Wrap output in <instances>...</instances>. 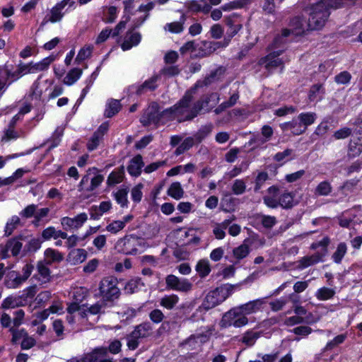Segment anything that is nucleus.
<instances>
[{
    "label": "nucleus",
    "mask_w": 362,
    "mask_h": 362,
    "mask_svg": "<svg viewBox=\"0 0 362 362\" xmlns=\"http://www.w3.org/2000/svg\"><path fill=\"white\" fill-rule=\"evenodd\" d=\"M22 305V301L19 297L8 296L5 298L1 304L4 309L15 308Z\"/></svg>",
    "instance_id": "58836bf2"
},
{
    "label": "nucleus",
    "mask_w": 362,
    "mask_h": 362,
    "mask_svg": "<svg viewBox=\"0 0 362 362\" xmlns=\"http://www.w3.org/2000/svg\"><path fill=\"white\" fill-rule=\"evenodd\" d=\"M122 105L119 100L110 99L106 105L104 116L110 118L115 115L121 110Z\"/></svg>",
    "instance_id": "4be33fe9"
},
{
    "label": "nucleus",
    "mask_w": 362,
    "mask_h": 362,
    "mask_svg": "<svg viewBox=\"0 0 362 362\" xmlns=\"http://www.w3.org/2000/svg\"><path fill=\"white\" fill-rule=\"evenodd\" d=\"M107 354V347H97L91 352L85 354L81 358V362H99L100 358L106 357Z\"/></svg>",
    "instance_id": "9d476101"
},
{
    "label": "nucleus",
    "mask_w": 362,
    "mask_h": 362,
    "mask_svg": "<svg viewBox=\"0 0 362 362\" xmlns=\"http://www.w3.org/2000/svg\"><path fill=\"white\" fill-rule=\"evenodd\" d=\"M95 176L90 179V185L89 187L86 188V191L92 192L96 189L103 181L104 177L102 175L97 173L94 174Z\"/></svg>",
    "instance_id": "3c124183"
},
{
    "label": "nucleus",
    "mask_w": 362,
    "mask_h": 362,
    "mask_svg": "<svg viewBox=\"0 0 362 362\" xmlns=\"http://www.w3.org/2000/svg\"><path fill=\"white\" fill-rule=\"evenodd\" d=\"M93 47L90 46L82 48L78 53L75 61L80 64L91 55Z\"/></svg>",
    "instance_id": "09e8293b"
},
{
    "label": "nucleus",
    "mask_w": 362,
    "mask_h": 362,
    "mask_svg": "<svg viewBox=\"0 0 362 362\" xmlns=\"http://www.w3.org/2000/svg\"><path fill=\"white\" fill-rule=\"evenodd\" d=\"M160 107L156 102H152L144 110L140 122L144 127L153 124L156 127L161 124Z\"/></svg>",
    "instance_id": "39448f33"
},
{
    "label": "nucleus",
    "mask_w": 362,
    "mask_h": 362,
    "mask_svg": "<svg viewBox=\"0 0 362 362\" xmlns=\"http://www.w3.org/2000/svg\"><path fill=\"white\" fill-rule=\"evenodd\" d=\"M290 26L292 28V33L296 35H302L306 30H310L308 27V23L300 16L292 18L290 22Z\"/></svg>",
    "instance_id": "ddd939ff"
},
{
    "label": "nucleus",
    "mask_w": 362,
    "mask_h": 362,
    "mask_svg": "<svg viewBox=\"0 0 362 362\" xmlns=\"http://www.w3.org/2000/svg\"><path fill=\"white\" fill-rule=\"evenodd\" d=\"M21 225V219L18 216H13L6 224L4 235L10 236L17 227Z\"/></svg>",
    "instance_id": "f704fd0d"
},
{
    "label": "nucleus",
    "mask_w": 362,
    "mask_h": 362,
    "mask_svg": "<svg viewBox=\"0 0 362 362\" xmlns=\"http://www.w3.org/2000/svg\"><path fill=\"white\" fill-rule=\"evenodd\" d=\"M124 175V166H121L117 170L112 172L107 178V185H115L121 182Z\"/></svg>",
    "instance_id": "2f4dec72"
},
{
    "label": "nucleus",
    "mask_w": 362,
    "mask_h": 362,
    "mask_svg": "<svg viewBox=\"0 0 362 362\" xmlns=\"http://www.w3.org/2000/svg\"><path fill=\"white\" fill-rule=\"evenodd\" d=\"M223 28L220 24H214L210 29V35L212 38L220 39L223 34Z\"/></svg>",
    "instance_id": "e2e57ef3"
},
{
    "label": "nucleus",
    "mask_w": 362,
    "mask_h": 362,
    "mask_svg": "<svg viewBox=\"0 0 362 362\" xmlns=\"http://www.w3.org/2000/svg\"><path fill=\"white\" fill-rule=\"evenodd\" d=\"M165 283L168 288L179 291L180 288V281L178 277L170 274L165 278Z\"/></svg>",
    "instance_id": "a18cd8bd"
},
{
    "label": "nucleus",
    "mask_w": 362,
    "mask_h": 362,
    "mask_svg": "<svg viewBox=\"0 0 362 362\" xmlns=\"http://www.w3.org/2000/svg\"><path fill=\"white\" fill-rule=\"evenodd\" d=\"M87 256V252L84 249H74L69 254V258L74 264L83 262Z\"/></svg>",
    "instance_id": "c85d7f7f"
},
{
    "label": "nucleus",
    "mask_w": 362,
    "mask_h": 362,
    "mask_svg": "<svg viewBox=\"0 0 362 362\" xmlns=\"http://www.w3.org/2000/svg\"><path fill=\"white\" fill-rule=\"evenodd\" d=\"M45 255L47 259V264H50L54 262H61L63 259L62 255L58 251L48 248L45 252Z\"/></svg>",
    "instance_id": "a19ab883"
},
{
    "label": "nucleus",
    "mask_w": 362,
    "mask_h": 362,
    "mask_svg": "<svg viewBox=\"0 0 362 362\" xmlns=\"http://www.w3.org/2000/svg\"><path fill=\"white\" fill-rule=\"evenodd\" d=\"M164 317V314L159 309H154L149 313L150 320L156 324L161 322Z\"/></svg>",
    "instance_id": "bf43d9fd"
},
{
    "label": "nucleus",
    "mask_w": 362,
    "mask_h": 362,
    "mask_svg": "<svg viewBox=\"0 0 362 362\" xmlns=\"http://www.w3.org/2000/svg\"><path fill=\"white\" fill-rule=\"evenodd\" d=\"M357 138V141L354 138L349 144V152L353 156L359 155L362 151V134Z\"/></svg>",
    "instance_id": "4c0bfd02"
},
{
    "label": "nucleus",
    "mask_w": 362,
    "mask_h": 362,
    "mask_svg": "<svg viewBox=\"0 0 362 362\" xmlns=\"http://www.w3.org/2000/svg\"><path fill=\"white\" fill-rule=\"evenodd\" d=\"M189 100V95L186 93L185 98H182V121H189L194 118L199 112H210L219 102L220 97L217 93H211L208 95H203L199 100L197 102L190 112L184 110L185 103Z\"/></svg>",
    "instance_id": "f03ea898"
},
{
    "label": "nucleus",
    "mask_w": 362,
    "mask_h": 362,
    "mask_svg": "<svg viewBox=\"0 0 362 362\" xmlns=\"http://www.w3.org/2000/svg\"><path fill=\"white\" fill-rule=\"evenodd\" d=\"M281 54L282 51L272 52L266 57L261 58L259 64L263 65L269 72H272L278 67H281L282 70L284 62L282 59L279 58V56Z\"/></svg>",
    "instance_id": "0eeeda50"
},
{
    "label": "nucleus",
    "mask_w": 362,
    "mask_h": 362,
    "mask_svg": "<svg viewBox=\"0 0 362 362\" xmlns=\"http://www.w3.org/2000/svg\"><path fill=\"white\" fill-rule=\"evenodd\" d=\"M185 6L192 11L197 12L202 11V12L206 13H209L211 10L210 4H204L202 6L199 4L196 1H189L185 3Z\"/></svg>",
    "instance_id": "c9c22d12"
},
{
    "label": "nucleus",
    "mask_w": 362,
    "mask_h": 362,
    "mask_svg": "<svg viewBox=\"0 0 362 362\" xmlns=\"http://www.w3.org/2000/svg\"><path fill=\"white\" fill-rule=\"evenodd\" d=\"M153 327L149 322H144L135 327L132 332L134 338H146L151 335Z\"/></svg>",
    "instance_id": "f8f14e48"
},
{
    "label": "nucleus",
    "mask_w": 362,
    "mask_h": 362,
    "mask_svg": "<svg viewBox=\"0 0 362 362\" xmlns=\"http://www.w3.org/2000/svg\"><path fill=\"white\" fill-rule=\"evenodd\" d=\"M245 184L241 180H236L232 187V189L235 194H242L245 191Z\"/></svg>",
    "instance_id": "69168bd1"
},
{
    "label": "nucleus",
    "mask_w": 362,
    "mask_h": 362,
    "mask_svg": "<svg viewBox=\"0 0 362 362\" xmlns=\"http://www.w3.org/2000/svg\"><path fill=\"white\" fill-rule=\"evenodd\" d=\"M107 303H105L104 300H100L95 303L94 305H90L87 308V310H85L83 313L82 316L86 315V312L89 313L92 315H97L100 313H104V308L106 307Z\"/></svg>",
    "instance_id": "e433bc0d"
},
{
    "label": "nucleus",
    "mask_w": 362,
    "mask_h": 362,
    "mask_svg": "<svg viewBox=\"0 0 362 362\" xmlns=\"http://www.w3.org/2000/svg\"><path fill=\"white\" fill-rule=\"evenodd\" d=\"M351 78V75L348 71H342L335 76L334 81L338 84H347Z\"/></svg>",
    "instance_id": "13d9d810"
},
{
    "label": "nucleus",
    "mask_w": 362,
    "mask_h": 362,
    "mask_svg": "<svg viewBox=\"0 0 362 362\" xmlns=\"http://www.w3.org/2000/svg\"><path fill=\"white\" fill-rule=\"evenodd\" d=\"M127 194L128 190L127 189H121L115 194V199L122 207L127 204Z\"/></svg>",
    "instance_id": "de8ad7c7"
},
{
    "label": "nucleus",
    "mask_w": 362,
    "mask_h": 362,
    "mask_svg": "<svg viewBox=\"0 0 362 362\" xmlns=\"http://www.w3.org/2000/svg\"><path fill=\"white\" fill-rule=\"evenodd\" d=\"M226 24L229 27L227 31V35L228 37V39L225 38L223 42H228V44L230 39L233 36H235L238 33V31L242 28V25L240 23H235L230 18L227 19Z\"/></svg>",
    "instance_id": "473e14b6"
},
{
    "label": "nucleus",
    "mask_w": 362,
    "mask_h": 362,
    "mask_svg": "<svg viewBox=\"0 0 362 362\" xmlns=\"http://www.w3.org/2000/svg\"><path fill=\"white\" fill-rule=\"evenodd\" d=\"M42 237L44 240H49L51 238L57 239L59 237L62 239H66L67 238V234L62 230H57L52 226H49L43 230L42 232Z\"/></svg>",
    "instance_id": "a878e982"
},
{
    "label": "nucleus",
    "mask_w": 362,
    "mask_h": 362,
    "mask_svg": "<svg viewBox=\"0 0 362 362\" xmlns=\"http://www.w3.org/2000/svg\"><path fill=\"white\" fill-rule=\"evenodd\" d=\"M291 133L294 135H300L305 132L298 117L291 121Z\"/></svg>",
    "instance_id": "603ef678"
},
{
    "label": "nucleus",
    "mask_w": 362,
    "mask_h": 362,
    "mask_svg": "<svg viewBox=\"0 0 362 362\" xmlns=\"http://www.w3.org/2000/svg\"><path fill=\"white\" fill-rule=\"evenodd\" d=\"M81 74L82 69L78 68L72 69L64 77V83L69 86L72 85L80 78Z\"/></svg>",
    "instance_id": "72a5a7b5"
},
{
    "label": "nucleus",
    "mask_w": 362,
    "mask_h": 362,
    "mask_svg": "<svg viewBox=\"0 0 362 362\" xmlns=\"http://www.w3.org/2000/svg\"><path fill=\"white\" fill-rule=\"evenodd\" d=\"M158 78V76H153L148 80L145 81L141 85L138 86L136 93L138 95H141L148 90H154L158 86L157 81Z\"/></svg>",
    "instance_id": "a211bd4d"
},
{
    "label": "nucleus",
    "mask_w": 362,
    "mask_h": 362,
    "mask_svg": "<svg viewBox=\"0 0 362 362\" xmlns=\"http://www.w3.org/2000/svg\"><path fill=\"white\" fill-rule=\"evenodd\" d=\"M27 236L19 235L15 238L9 239L6 245H0V252L3 258L8 257V251L11 250L13 256H17L21 249L23 244L21 241H26Z\"/></svg>",
    "instance_id": "423d86ee"
},
{
    "label": "nucleus",
    "mask_w": 362,
    "mask_h": 362,
    "mask_svg": "<svg viewBox=\"0 0 362 362\" xmlns=\"http://www.w3.org/2000/svg\"><path fill=\"white\" fill-rule=\"evenodd\" d=\"M335 294V291L327 287H322L317 290L315 293L316 298L320 300H327L332 298Z\"/></svg>",
    "instance_id": "ea45409f"
},
{
    "label": "nucleus",
    "mask_w": 362,
    "mask_h": 362,
    "mask_svg": "<svg viewBox=\"0 0 362 362\" xmlns=\"http://www.w3.org/2000/svg\"><path fill=\"white\" fill-rule=\"evenodd\" d=\"M221 74H222L221 69H217L215 71H212L208 76H206L203 80L197 81L195 86L197 88L209 86L211 84L218 81Z\"/></svg>",
    "instance_id": "412c9836"
},
{
    "label": "nucleus",
    "mask_w": 362,
    "mask_h": 362,
    "mask_svg": "<svg viewBox=\"0 0 362 362\" xmlns=\"http://www.w3.org/2000/svg\"><path fill=\"white\" fill-rule=\"evenodd\" d=\"M328 0H322L315 4L311 8L310 17L308 21V27L310 30H317L322 28L329 16L327 6L325 5ZM356 0H332L328 3L331 8H338L341 6L353 4Z\"/></svg>",
    "instance_id": "f257e3e1"
},
{
    "label": "nucleus",
    "mask_w": 362,
    "mask_h": 362,
    "mask_svg": "<svg viewBox=\"0 0 362 362\" xmlns=\"http://www.w3.org/2000/svg\"><path fill=\"white\" fill-rule=\"evenodd\" d=\"M160 73L168 76H173L179 74L180 69L178 66H165L161 70Z\"/></svg>",
    "instance_id": "774afa93"
},
{
    "label": "nucleus",
    "mask_w": 362,
    "mask_h": 362,
    "mask_svg": "<svg viewBox=\"0 0 362 362\" xmlns=\"http://www.w3.org/2000/svg\"><path fill=\"white\" fill-rule=\"evenodd\" d=\"M27 245H25V248L28 252H35L37 250L42 244V240L40 238H30L28 239V237H27Z\"/></svg>",
    "instance_id": "49530a36"
},
{
    "label": "nucleus",
    "mask_w": 362,
    "mask_h": 362,
    "mask_svg": "<svg viewBox=\"0 0 362 362\" xmlns=\"http://www.w3.org/2000/svg\"><path fill=\"white\" fill-rule=\"evenodd\" d=\"M279 206H281L284 209H291L296 204L294 195L288 192L279 194Z\"/></svg>",
    "instance_id": "393cba45"
},
{
    "label": "nucleus",
    "mask_w": 362,
    "mask_h": 362,
    "mask_svg": "<svg viewBox=\"0 0 362 362\" xmlns=\"http://www.w3.org/2000/svg\"><path fill=\"white\" fill-rule=\"evenodd\" d=\"M6 278L5 285L9 288H16L25 281V280L22 279V276L16 271L9 272Z\"/></svg>",
    "instance_id": "6ab92c4d"
},
{
    "label": "nucleus",
    "mask_w": 362,
    "mask_h": 362,
    "mask_svg": "<svg viewBox=\"0 0 362 362\" xmlns=\"http://www.w3.org/2000/svg\"><path fill=\"white\" fill-rule=\"evenodd\" d=\"M264 303L265 301L264 298H259L249 301L238 307L240 310L242 314L246 316L247 315H250L259 311Z\"/></svg>",
    "instance_id": "1a4fd4ad"
},
{
    "label": "nucleus",
    "mask_w": 362,
    "mask_h": 362,
    "mask_svg": "<svg viewBox=\"0 0 362 362\" xmlns=\"http://www.w3.org/2000/svg\"><path fill=\"white\" fill-rule=\"evenodd\" d=\"M144 165L142 156L137 155L130 160V163L127 167V171L131 175L137 177L141 174V168Z\"/></svg>",
    "instance_id": "dca6fc26"
},
{
    "label": "nucleus",
    "mask_w": 362,
    "mask_h": 362,
    "mask_svg": "<svg viewBox=\"0 0 362 362\" xmlns=\"http://www.w3.org/2000/svg\"><path fill=\"white\" fill-rule=\"evenodd\" d=\"M168 194L176 199L181 198V186L180 182L173 183L168 190Z\"/></svg>",
    "instance_id": "8fccbe9b"
},
{
    "label": "nucleus",
    "mask_w": 362,
    "mask_h": 362,
    "mask_svg": "<svg viewBox=\"0 0 362 362\" xmlns=\"http://www.w3.org/2000/svg\"><path fill=\"white\" fill-rule=\"evenodd\" d=\"M141 35L139 33H128L121 47L124 51L130 49L133 46L137 45L141 41Z\"/></svg>",
    "instance_id": "aec40b11"
},
{
    "label": "nucleus",
    "mask_w": 362,
    "mask_h": 362,
    "mask_svg": "<svg viewBox=\"0 0 362 362\" xmlns=\"http://www.w3.org/2000/svg\"><path fill=\"white\" fill-rule=\"evenodd\" d=\"M332 192L329 182L324 181L320 182L315 188V194L318 196H327Z\"/></svg>",
    "instance_id": "c03bdc74"
},
{
    "label": "nucleus",
    "mask_w": 362,
    "mask_h": 362,
    "mask_svg": "<svg viewBox=\"0 0 362 362\" xmlns=\"http://www.w3.org/2000/svg\"><path fill=\"white\" fill-rule=\"evenodd\" d=\"M316 114L315 112H303L298 115V118L300 120L301 126L305 132L307 127L313 124L316 119Z\"/></svg>",
    "instance_id": "c756f323"
},
{
    "label": "nucleus",
    "mask_w": 362,
    "mask_h": 362,
    "mask_svg": "<svg viewBox=\"0 0 362 362\" xmlns=\"http://www.w3.org/2000/svg\"><path fill=\"white\" fill-rule=\"evenodd\" d=\"M179 301L176 295L165 296L160 300V305L167 309H172Z\"/></svg>",
    "instance_id": "79ce46f5"
},
{
    "label": "nucleus",
    "mask_w": 362,
    "mask_h": 362,
    "mask_svg": "<svg viewBox=\"0 0 362 362\" xmlns=\"http://www.w3.org/2000/svg\"><path fill=\"white\" fill-rule=\"evenodd\" d=\"M180 230L173 231L168 237L170 242V247L173 249V255L177 258L178 260L181 259V250L179 247L175 239L178 238Z\"/></svg>",
    "instance_id": "7c9ffc66"
},
{
    "label": "nucleus",
    "mask_w": 362,
    "mask_h": 362,
    "mask_svg": "<svg viewBox=\"0 0 362 362\" xmlns=\"http://www.w3.org/2000/svg\"><path fill=\"white\" fill-rule=\"evenodd\" d=\"M9 332L12 334V342L16 343L20 339L25 338L27 336V333L24 329L18 330L13 327H10Z\"/></svg>",
    "instance_id": "0e129e2a"
},
{
    "label": "nucleus",
    "mask_w": 362,
    "mask_h": 362,
    "mask_svg": "<svg viewBox=\"0 0 362 362\" xmlns=\"http://www.w3.org/2000/svg\"><path fill=\"white\" fill-rule=\"evenodd\" d=\"M323 257L324 254H320V252H317L311 256L303 257L298 261V267L299 269H304L312 266L319 262H321Z\"/></svg>",
    "instance_id": "f3484780"
},
{
    "label": "nucleus",
    "mask_w": 362,
    "mask_h": 362,
    "mask_svg": "<svg viewBox=\"0 0 362 362\" xmlns=\"http://www.w3.org/2000/svg\"><path fill=\"white\" fill-rule=\"evenodd\" d=\"M260 217L261 223L266 228H272L276 223V219L274 216L262 215Z\"/></svg>",
    "instance_id": "052dcab7"
},
{
    "label": "nucleus",
    "mask_w": 362,
    "mask_h": 362,
    "mask_svg": "<svg viewBox=\"0 0 362 362\" xmlns=\"http://www.w3.org/2000/svg\"><path fill=\"white\" fill-rule=\"evenodd\" d=\"M130 244H131L130 239L125 237V238H122L118 240V242L117 243V247L118 248V250L119 252L125 253V254H129L131 252L129 251L127 246L130 245Z\"/></svg>",
    "instance_id": "4d7b16f0"
},
{
    "label": "nucleus",
    "mask_w": 362,
    "mask_h": 362,
    "mask_svg": "<svg viewBox=\"0 0 362 362\" xmlns=\"http://www.w3.org/2000/svg\"><path fill=\"white\" fill-rule=\"evenodd\" d=\"M346 252V245L344 243L338 245L337 250L332 255V259L335 263H340Z\"/></svg>",
    "instance_id": "37998d69"
},
{
    "label": "nucleus",
    "mask_w": 362,
    "mask_h": 362,
    "mask_svg": "<svg viewBox=\"0 0 362 362\" xmlns=\"http://www.w3.org/2000/svg\"><path fill=\"white\" fill-rule=\"evenodd\" d=\"M181 107V100H179L174 106L164 110H160L161 124L173 120Z\"/></svg>",
    "instance_id": "2eb2a0df"
},
{
    "label": "nucleus",
    "mask_w": 362,
    "mask_h": 362,
    "mask_svg": "<svg viewBox=\"0 0 362 362\" xmlns=\"http://www.w3.org/2000/svg\"><path fill=\"white\" fill-rule=\"evenodd\" d=\"M262 335V332L250 329L245 332L241 339V341L248 346L254 345L256 341Z\"/></svg>",
    "instance_id": "b1692460"
},
{
    "label": "nucleus",
    "mask_w": 362,
    "mask_h": 362,
    "mask_svg": "<svg viewBox=\"0 0 362 362\" xmlns=\"http://www.w3.org/2000/svg\"><path fill=\"white\" fill-rule=\"evenodd\" d=\"M346 339V334H342L337 336L334 339L329 341L326 346L325 350H331L339 344H342Z\"/></svg>",
    "instance_id": "5fc2aeb1"
},
{
    "label": "nucleus",
    "mask_w": 362,
    "mask_h": 362,
    "mask_svg": "<svg viewBox=\"0 0 362 362\" xmlns=\"http://www.w3.org/2000/svg\"><path fill=\"white\" fill-rule=\"evenodd\" d=\"M124 228V222H121V221H114L107 226L106 230L112 233H117Z\"/></svg>",
    "instance_id": "680f3d73"
},
{
    "label": "nucleus",
    "mask_w": 362,
    "mask_h": 362,
    "mask_svg": "<svg viewBox=\"0 0 362 362\" xmlns=\"http://www.w3.org/2000/svg\"><path fill=\"white\" fill-rule=\"evenodd\" d=\"M201 141V139L199 137H187L182 141V151L189 149L195 144H198Z\"/></svg>",
    "instance_id": "338daca9"
},
{
    "label": "nucleus",
    "mask_w": 362,
    "mask_h": 362,
    "mask_svg": "<svg viewBox=\"0 0 362 362\" xmlns=\"http://www.w3.org/2000/svg\"><path fill=\"white\" fill-rule=\"evenodd\" d=\"M279 189L275 186L268 189V194L264 197V203L269 208H276L279 204Z\"/></svg>",
    "instance_id": "9b49d317"
},
{
    "label": "nucleus",
    "mask_w": 362,
    "mask_h": 362,
    "mask_svg": "<svg viewBox=\"0 0 362 362\" xmlns=\"http://www.w3.org/2000/svg\"><path fill=\"white\" fill-rule=\"evenodd\" d=\"M54 60V57L49 56L43 59L38 63H30V67L28 69L29 73H33L36 71H44L48 68L49 64Z\"/></svg>",
    "instance_id": "cd10ccee"
},
{
    "label": "nucleus",
    "mask_w": 362,
    "mask_h": 362,
    "mask_svg": "<svg viewBox=\"0 0 362 362\" xmlns=\"http://www.w3.org/2000/svg\"><path fill=\"white\" fill-rule=\"evenodd\" d=\"M70 0H62L61 2L57 4L51 10V16L49 21L52 23L59 21L63 17L62 10L68 4Z\"/></svg>",
    "instance_id": "5701e85b"
},
{
    "label": "nucleus",
    "mask_w": 362,
    "mask_h": 362,
    "mask_svg": "<svg viewBox=\"0 0 362 362\" xmlns=\"http://www.w3.org/2000/svg\"><path fill=\"white\" fill-rule=\"evenodd\" d=\"M37 209V206L35 204H30L27 206L23 210H22L20 213V215L25 218H30L35 216L36 209Z\"/></svg>",
    "instance_id": "864d4df0"
},
{
    "label": "nucleus",
    "mask_w": 362,
    "mask_h": 362,
    "mask_svg": "<svg viewBox=\"0 0 362 362\" xmlns=\"http://www.w3.org/2000/svg\"><path fill=\"white\" fill-rule=\"evenodd\" d=\"M249 240H245L243 243L233 250V256L236 259L235 264L248 256L250 252Z\"/></svg>",
    "instance_id": "4468645a"
},
{
    "label": "nucleus",
    "mask_w": 362,
    "mask_h": 362,
    "mask_svg": "<svg viewBox=\"0 0 362 362\" xmlns=\"http://www.w3.org/2000/svg\"><path fill=\"white\" fill-rule=\"evenodd\" d=\"M225 296L222 289L216 288L210 291L206 296L203 306L206 310L211 309L225 300Z\"/></svg>",
    "instance_id": "6e6552de"
},
{
    "label": "nucleus",
    "mask_w": 362,
    "mask_h": 362,
    "mask_svg": "<svg viewBox=\"0 0 362 362\" xmlns=\"http://www.w3.org/2000/svg\"><path fill=\"white\" fill-rule=\"evenodd\" d=\"M221 323L223 327H240L248 323V318L242 314L238 307H235L223 315Z\"/></svg>",
    "instance_id": "20e7f679"
},
{
    "label": "nucleus",
    "mask_w": 362,
    "mask_h": 362,
    "mask_svg": "<svg viewBox=\"0 0 362 362\" xmlns=\"http://www.w3.org/2000/svg\"><path fill=\"white\" fill-rule=\"evenodd\" d=\"M228 45V42H211V41H204L203 42L204 52V54H202L201 56L204 57L207 54H210L214 52L217 49L220 47H223Z\"/></svg>",
    "instance_id": "bb28decb"
},
{
    "label": "nucleus",
    "mask_w": 362,
    "mask_h": 362,
    "mask_svg": "<svg viewBox=\"0 0 362 362\" xmlns=\"http://www.w3.org/2000/svg\"><path fill=\"white\" fill-rule=\"evenodd\" d=\"M196 269L202 277L207 276L211 270L208 262L205 261H199L197 264Z\"/></svg>",
    "instance_id": "6e6d98bb"
},
{
    "label": "nucleus",
    "mask_w": 362,
    "mask_h": 362,
    "mask_svg": "<svg viewBox=\"0 0 362 362\" xmlns=\"http://www.w3.org/2000/svg\"><path fill=\"white\" fill-rule=\"evenodd\" d=\"M99 291L103 300L105 303L112 302L120 296L119 289L117 287V280L112 276L103 278L99 286Z\"/></svg>",
    "instance_id": "7ed1b4c3"
}]
</instances>
